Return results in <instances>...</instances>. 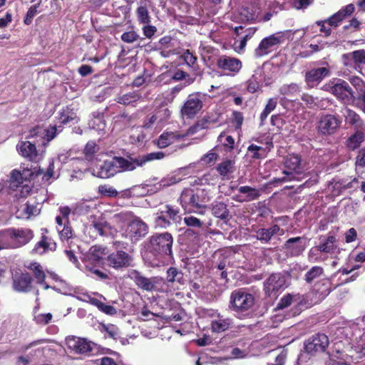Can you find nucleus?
<instances>
[{"mask_svg":"<svg viewBox=\"0 0 365 365\" xmlns=\"http://www.w3.org/2000/svg\"><path fill=\"white\" fill-rule=\"evenodd\" d=\"M305 34L306 31L304 29L285 30L266 36L260 41L259 45L255 49V56L260 58L267 56L277 51L286 39L294 40V35H297L299 38H302Z\"/></svg>","mask_w":365,"mask_h":365,"instance_id":"f257e3e1","label":"nucleus"},{"mask_svg":"<svg viewBox=\"0 0 365 365\" xmlns=\"http://www.w3.org/2000/svg\"><path fill=\"white\" fill-rule=\"evenodd\" d=\"M34 237L29 227H10L0 231V250L17 249L29 243Z\"/></svg>","mask_w":365,"mask_h":365,"instance_id":"f03ea898","label":"nucleus"},{"mask_svg":"<svg viewBox=\"0 0 365 365\" xmlns=\"http://www.w3.org/2000/svg\"><path fill=\"white\" fill-rule=\"evenodd\" d=\"M173 243V238L169 232L152 235L147 247V257L152 255L160 260L165 256H171Z\"/></svg>","mask_w":365,"mask_h":365,"instance_id":"7ed1b4c3","label":"nucleus"},{"mask_svg":"<svg viewBox=\"0 0 365 365\" xmlns=\"http://www.w3.org/2000/svg\"><path fill=\"white\" fill-rule=\"evenodd\" d=\"M164 157L165 153L160 151L136 157H133L131 154H128L125 157L115 156V160L118 163L119 173H123L133 171L138 167H143L148 162L160 160Z\"/></svg>","mask_w":365,"mask_h":365,"instance_id":"20e7f679","label":"nucleus"},{"mask_svg":"<svg viewBox=\"0 0 365 365\" xmlns=\"http://www.w3.org/2000/svg\"><path fill=\"white\" fill-rule=\"evenodd\" d=\"M199 192L200 190L192 188H185L182 191L179 201L185 213L197 212L205 206Z\"/></svg>","mask_w":365,"mask_h":365,"instance_id":"39448f33","label":"nucleus"},{"mask_svg":"<svg viewBox=\"0 0 365 365\" xmlns=\"http://www.w3.org/2000/svg\"><path fill=\"white\" fill-rule=\"evenodd\" d=\"M284 164L283 173L285 176L281 179L282 181H299L304 178L301 158L298 155L289 154L287 155Z\"/></svg>","mask_w":365,"mask_h":365,"instance_id":"423d86ee","label":"nucleus"},{"mask_svg":"<svg viewBox=\"0 0 365 365\" xmlns=\"http://www.w3.org/2000/svg\"><path fill=\"white\" fill-rule=\"evenodd\" d=\"M328 90L344 103H353L355 98L354 92L349 83L340 78H335L327 85Z\"/></svg>","mask_w":365,"mask_h":365,"instance_id":"0eeeda50","label":"nucleus"},{"mask_svg":"<svg viewBox=\"0 0 365 365\" xmlns=\"http://www.w3.org/2000/svg\"><path fill=\"white\" fill-rule=\"evenodd\" d=\"M180 210L171 205H165L158 210L155 218V225L160 228H168L172 222H177L180 220Z\"/></svg>","mask_w":365,"mask_h":365,"instance_id":"6e6552de","label":"nucleus"},{"mask_svg":"<svg viewBox=\"0 0 365 365\" xmlns=\"http://www.w3.org/2000/svg\"><path fill=\"white\" fill-rule=\"evenodd\" d=\"M133 257L126 252L117 250L109 254L104 259V265L115 270H122L133 266Z\"/></svg>","mask_w":365,"mask_h":365,"instance_id":"1a4fd4ad","label":"nucleus"},{"mask_svg":"<svg viewBox=\"0 0 365 365\" xmlns=\"http://www.w3.org/2000/svg\"><path fill=\"white\" fill-rule=\"evenodd\" d=\"M57 249V243L47 228L41 229L39 240L34 245L31 253L43 255L50 252H53Z\"/></svg>","mask_w":365,"mask_h":365,"instance_id":"9d476101","label":"nucleus"},{"mask_svg":"<svg viewBox=\"0 0 365 365\" xmlns=\"http://www.w3.org/2000/svg\"><path fill=\"white\" fill-rule=\"evenodd\" d=\"M289 277L282 273L271 274L264 282V289L269 297L276 296L278 292L283 291L289 285Z\"/></svg>","mask_w":365,"mask_h":365,"instance_id":"9b49d317","label":"nucleus"},{"mask_svg":"<svg viewBox=\"0 0 365 365\" xmlns=\"http://www.w3.org/2000/svg\"><path fill=\"white\" fill-rule=\"evenodd\" d=\"M217 141L218 144L213 149L215 152L210 151L201 158L200 162L202 165L212 166L218 158L217 153L222 151L227 153L228 151V133L226 131L220 133Z\"/></svg>","mask_w":365,"mask_h":365,"instance_id":"f8f14e48","label":"nucleus"},{"mask_svg":"<svg viewBox=\"0 0 365 365\" xmlns=\"http://www.w3.org/2000/svg\"><path fill=\"white\" fill-rule=\"evenodd\" d=\"M66 345L71 353L88 354L93 350V343L85 338L68 336L66 338Z\"/></svg>","mask_w":365,"mask_h":365,"instance_id":"ddd939ff","label":"nucleus"},{"mask_svg":"<svg viewBox=\"0 0 365 365\" xmlns=\"http://www.w3.org/2000/svg\"><path fill=\"white\" fill-rule=\"evenodd\" d=\"M331 290V281L328 278H323L314 284L309 293V297L313 303L317 304L326 298Z\"/></svg>","mask_w":365,"mask_h":365,"instance_id":"4468645a","label":"nucleus"},{"mask_svg":"<svg viewBox=\"0 0 365 365\" xmlns=\"http://www.w3.org/2000/svg\"><path fill=\"white\" fill-rule=\"evenodd\" d=\"M34 279L27 272L16 271L12 275V287L18 292L27 293L33 288Z\"/></svg>","mask_w":365,"mask_h":365,"instance_id":"2eb2a0df","label":"nucleus"},{"mask_svg":"<svg viewBox=\"0 0 365 365\" xmlns=\"http://www.w3.org/2000/svg\"><path fill=\"white\" fill-rule=\"evenodd\" d=\"M329 343V339L326 334L318 333L306 341L304 349L309 354L323 352L326 350Z\"/></svg>","mask_w":365,"mask_h":365,"instance_id":"dca6fc26","label":"nucleus"},{"mask_svg":"<svg viewBox=\"0 0 365 365\" xmlns=\"http://www.w3.org/2000/svg\"><path fill=\"white\" fill-rule=\"evenodd\" d=\"M255 32V30L252 28L245 29L244 27L241 26H236L234 29V33L236 36L235 37V41L232 45L234 51L237 53L243 51L247 41L252 38Z\"/></svg>","mask_w":365,"mask_h":365,"instance_id":"f3484780","label":"nucleus"},{"mask_svg":"<svg viewBox=\"0 0 365 365\" xmlns=\"http://www.w3.org/2000/svg\"><path fill=\"white\" fill-rule=\"evenodd\" d=\"M42 170L40 168H34V170L29 168H23L22 171L14 170L11 173V185L19 187L24 181L30 180L41 175Z\"/></svg>","mask_w":365,"mask_h":365,"instance_id":"a211bd4d","label":"nucleus"},{"mask_svg":"<svg viewBox=\"0 0 365 365\" xmlns=\"http://www.w3.org/2000/svg\"><path fill=\"white\" fill-rule=\"evenodd\" d=\"M341 120L333 115H322L318 122L317 130L323 135L334 134L339 128Z\"/></svg>","mask_w":365,"mask_h":365,"instance_id":"6ab92c4d","label":"nucleus"},{"mask_svg":"<svg viewBox=\"0 0 365 365\" xmlns=\"http://www.w3.org/2000/svg\"><path fill=\"white\" fill-rule=\"evenodd\" d=\"M202 106L201 93H192L188 96L181 111L184 115L191 118L195 115L202 109Z\"/></svg>","mask_w":365,"mask_h":365,"instance_id":"aec40b11","label":"nucleus"},{"mask_svg":"<svg viewBox=\"0 0 365 365\" xmlns=\"http://www.w3.org/2000/svg\"><path fill=\"white\" fill-rule=\"evenodd\" d=\"M231 298L232 306L236 309L247 310L254 304L253 296L241 290L233 292Z\"/></svg>","mask_w":365,"mask_h":365,"instance_id":"412c9836","label":"nucleus"},{"mask_svg":"<svg viewBox=\"0 0 365 365\" xmlns=\"http://www.w3.org/2000/svg\"><path fill=\"white\" fill-rule=\"evenodd\" d=\"M344 64L348 66L353 63L354 68L365 76V50H357L344 55Z\"/></svg>","mask_w":365,"mask_h":365,"instance_id":"4be33fe9","label":"nucleus"},{"mask_svg":"<svg viewBox=\"0 0 365 365\" xmlns=\"http://www.w3.org/2000/svg\"><path fill=\"white\" fill-rule=\"evenodd\" d=\"M126 232L131 240H139L148 233V226L142 220L135 219L128 225Z\"/></svg>","mask_w":365,"mask_h":365,"instance_id":"5701e85b","label":"nucleus"},{"mask_svg":"<svg viewBox=\"0 0 365 365\" xmlns=\"http://www.w3.org/2000/svg\"><path fill=\"white\" fill-rule=\"evenodd\" d=\"M118 173H120L119 169L114 156L111 159L103 162L98 169L96 176L101 179H108L114 177Z\"/></svg>","mask_w":365,"mask_h":365,"instance_id":"b1692460","label":"nucleus"},{"mask_svg":"<svg viewBox=\"0 0 365 365\" xmlns=\"http://www.w3.org/2000/svg\"><path fill=\"white\" fill-rule=\"evenodd\" d=\"M307 246V240L305 237H296L287 240L284 244L285 249L292 256L300 255Z\"/></svg>","mask_w":365,"mask_h":365,"instance_id":"393cba45","label":"nucleus"},{"mask_svg":"<svg viewBox=\"0 0 365 365\" xmlns=\"http://www.w3.org/2000/svg\"><path fill=\"white\" fill-rule=\"evenodd\" d=\"M138 288L150 292L155 289L156 281L153 278H147L137 270H132L129 274Z\"/></svg>","mask_w":365,"mask_h":365,"instance_id":"a878e982","label":"nucleus"},{"mask_svg":"<svg viewBox=\"0 0 365 365\" xmlns=\"http://www.w3.org/2000/svg\"><path fill=\"white\" fill-rule=\"evenodd\" d=\"M106 248L101 245L92 246L86 255V264L91 265L104 264V256L106 255Z\"/></svg>","mask_w":365,"mask_h":365,"instance_id":"bb28decb","label":"nucleus"},{"mask_svg":"<svg viewBox=\"0 0 365 365\" xmlns=\"http://www.w3.org/2000/svg\"><path fill=\"white\" fill-rule=\"evenodd\" d=\"M330 75L329 67H320L311 69L306 74V81L310 86H314Z\"/></svg>","mask_w":365,"mask_h":365,"instance_id":"cd10ccee","label":"nucleus"},{"mask_svg":"<svg viewBox=\"0 0 365 365\" xmlns=\"http://www.w3.org/2000/svg\"><path fill=\"white\" fill-rule=\"evenodd\" d=\"M258 14V6L252 7L251 9L242 7L237 11V14L233 11L231 19L234 21H250L257 18Z\"/></svg>","mask_w":365,"mask_h":365,"instance_id":"c85d7f7f","label":"nucleus"},{"mask_svg":"<svg viewBox=\"0 0 365 365\" xmlns=\"http://www.w3.org/2000/svg\"><path fill=\"white\" fill-rule=\"evenodd\" d=\"M354 6L349 4L341 9L338 12L333 14L327 19V24L331 27H336L347 16H350L354 11Z\"/></svg>","mask_w":365,"mask_h":365,"instance_id":"c756f323","label":"nucleus"},{"mask_svg":"<svg viewBox=\"0 0 365 365\" xmlns=\"http://www.w3.org/2000/svg\"><path fill=\"white\" fill-rule=\"evenodd\" d=\"M185 135L178 132L165 131L157 140V145L160 148H165L170 145L183 139Z\"/></svg>","mask_w":365,"mask_h":365,"instance_id":"7c9ffc66","label":"nucleus"},{"mask_svg":"<svg viewBox=\"0 0 365 365\" xmlns=\"http://www.w3.org/2000/svg\"><path fill=\"white\" fill-rule=\"evenodd\" d=\"M17 148L23 157L28 158L31 162H36L38 152L35 143L30 141H21L17 145Z\"/></svg>","mask_w":365,"mask_h":365,"instance_id":"2f4dec72","label":"nucleus"},{"mask_svg":"<svg viewBox=\"0 0 365 365\" xmlns=\"http://www.w3.org/2000/svg\"><path fill=\"white\" fill-rule=\"evenodd\" d=\"M320 252L334 254L337 249L336 240L334 235L321 237L320 242L318 245Z\"/></svg>","mask_w":365,"mask_h":365,"instance_id":"473e14b6","label":"nucleus"},{"mask_svg":"<svg viewBox=\"0 0 365 365\" xmlns=\"http://www.w3.org/2000/svg\"><path fill=\"white\" fill-rule=\"evenodd\" d=\"M272 147V139L267 138L264 147L252 144L248 147V151L252 154V158L261 159L266 157Z\"/></svg>","mask_w":365,"mask_h":365,"instance_id":"72a5a7b5","label":"nucleus"},{"mask_svg":"<svg viewBox=\"0 0 365 365\" xmlns=\"http://www.w3.org/2000/svg\"><path fill=\"white\" fill-rule=\"evenodd\" d=\"M238 191L241 195L237 197L232 196V198L240 202L255 200L258 198L260 195L259 190L250 186H242L238 189Z\"/></svg>","mask_w":365,"mask_h":365,"instance_id":"f704fd0d","label":"nucleus"},{"mask_svg":"<svg viewBox=\"0 0 365 365\" xmlns=\"http://www.w3.org/2000/svg\"><path fill=\"white\" fill-rule=\"evenodd\" d=\"M58 118L59 123L62 125H67L71 122L76 123L80 120L76 113L71 106L63 108L59 112Z\"/></svg>","mask_w":365,"mask_h":365,"instance_id":"c9c22d12","label":"nucleus"},{"mask_svg":"<svg viewBox=\"0 0 365 365\" xmlns=\"http://www.w3.org/2000/svg\"><path fill=\"white\" fill-rule=\"evenodd\" d=\"M344 116L346 123L354 127L355 129H365L364 124L361 119L360 116L354 110L349 108L344 110Z\"/></svg>","mask_w":365,"mask_h":365,"instance_id":"e433bc0d","label":"nucleus"},{"mask_svg":"<svg viewBox=\"0 0 365 365\" xmlns=\"http://www.w3.org/2000/svg\"><path fill=\"white\" fill-rule=\"evenodd\" d=\"M27 268L32 272L38 284H46V276L40 263L32 262L27 266Z\"/></svg>","mask_w":365,"mask_h":365,"instance_id":"4c0bfd02","label":"nucleus"},{"mask_svg":"<svg viewBox=\"0 0 365 365\" xmlns=\"http://www.w3.org/2000/svg\"><path fill=\"white\" fill-rule=\"evenodd\" d=\"M364 135L365 129L356 130V131L347 139V147L351 150L356 149L364 140Z\"/></svg>","mask_w":365,"mask_h":365,"instance_id":"58836bf2","label":"nucleus"},{"mask_svg":"<svg viewBox=\"0 0 365 365\" xmlns=\"http://www.w3.org/2000/svg\"><path fill=\"white\" fill-rule=\"evenodd\" d=\"M136 20L139 25L151 23L152 18L150 15L148 8L145 5H140L135 11Z\"/></svg>","mask_w":365,"mask_h":365,"instance_id":"ea45409f","label":"nucleus"},{"mask_svg":"<svg viewBox=\"0 0 365 365\" xmlns=\"http://www.w3.org/2000/svg\"><path fill=\"white\" fill-rule=\"evenodd\" d=\"M280 228L278 225H274L269 228H261L257 231V238L261 242H267L272 237L279 231Z\"/></svg>","mask_w":365,"mask_h":365,"instance_id":"a19ab883","label":"nucleus"},{"mask_svg":"<svg viewBox=\"0 0 365 365\" xmlns=\"http://www.w3.org/2000/svg\"><path fill=\"white\" fill-rule=\"evenodd\" d=\"M89 302L91 304L96 307L99 311L107 315L113 316L117 314L115 307L112 305L107 304L97 298H90Z\"/></svg>","mask_w":365,"mask_h":365,"instance_id":"79ce46f5","label":"nucleus"},{"mask_svg":"<svg viewBox=\"0 0 365 365\" xmlns=\"http://www.w3.org/2000/svg\"><path fill=\"white\" fill-rule=\"evenodd\" d=\"M324 269L322 267L314 266L312 267L305 274L304 279L309 284L315 283L323 279Z\"/></svg>","mask_w":365,"mask_h":365,"instance_id":"37998d69","label":"nucleus"},{"mask_svg":"<svg viewBox=\"0 0 365 365\" xmlns=\"http://www.w3.org/2000/svg\"><path fill=\"white\" fill-rule=\"evenodd\" d=\"M166 279L168 282H178L180 284H184V274L181 270L174 267H170L166 272Z\"/></svg>","mask_w":365,"mask_h":365,"instance_id":"c03bdc74","label":"nucleus"},{"mask_svg":"<svg viewBox=\"0 0 365 365\" xmlns=\"http://www.w3.org/2000/svg\"><path fill=\"white\" fill-rule=\"evenodd\" d=\"M141 97L140 93L138 91H135L118 96L116 99V102L120 104L128 106L138 101Z\"/></svg>","mask_w":365,"mask_h":365,"instance_id":"a18cd8bd","label":"nucleus"},{"mask_svg":"<svg viewBox=\"0 0 365 365\" xmlns=\"http://www.w3.org/2000/svg\"><path fill=\"white\" fill-rule=\"evenodd\" d=\"M36 206L27 202L23 207L18 209L16 214L18 218L29 219L32 215H36Z\"/></svg>","mask_w":365,"mask_h":365,"instance_id":"49530a36","label":"nucleus"},{"mask_svg":"<svg viewBox=\"0 0 365 365\" xmlns=\"http://www.w3.org/2000/svg\"><path fill=\"white\" fill-rule=\"evenodd\" d=\"M129 30L123 32L120 36V39L125 43H133L138 40H143L139 34L134 29V26L129 27Z\"/></svg>","mask_w":365,"mask_h":365,"instance_id":"de8ad7c7","label":"nucleus"},{"mask_svg":"<svg viewBox=\"0 0 365 365\" xmlns=\"http://www.w3.org/2000/svg\"><path fill=\"white\" fill-rule=\"evenodd\" d=\"M181 57L185 63L194 71H197L199 69L197 58L195 53L190 51L189 49H187L183 52Z\"/></svg>","mask_w":365,"mask_h":365,"instance_id":"09e8293b","label":"nucleus"},{"mask_svg":"<svg viewBox=\"0 0 365 365\" xmlns=\"http://www.w3.org/2000/svg\"><path fill=\"white\" fill-rule=\"evenodd\" d=\"M99 150V146L93 140L88 141L83 149L85 158L88 161H92L95 155Z\"/></svg>","mask_w":365,"mask_h":365,"instance_id":"8fccbe9b","label":"nucleus"},{"mask_svg":"<svg viewBox=\"0 0 365 365\" xmlns=\"http://www.w3.org/2000/svg\"><path fill=\"white\" fill-rule=\"evenodd\" d=\"M57 230L61 241L68 240L74 235L70 222H64L63 226L57 227Z\"/></svg>","mask_w":365,"mask_h":365,"instance_id":"3c124183","label":"nucleus"},{"mask_svg":"<svg viewBox=\"0 0 365 365\" xmlns=\"http://www.w3.org/2000/svg\"><path fill=\"white\" fill-rule=\"evenodd\" d=\"M161 112H163L165 115L170 116V110L168 108H164L160 110H158L155 114L148 115L143 120V127L145 129H149L153 128L154 124L157 122L159 116L158 114Z\"/></svg>","mask_w":365,"mask_h":365,"instance_id":"603ef678","label":"nucleus"},{"mask_svg":"<svg viewBox=\"0 0 365 365\" xmlns=\"http://www.w3.org/2000/svg\"><path fill=\"white\" fill-rule=\"evenodd\" d=\"M98 193L103 197H115L118 195V192L113 187L104 184L98 187Z\"/></svg>","mask_w":365,"mask_h":365,"instance_id":"864d4df0","label":"nucleus"},{"mask_svg":"<svg viewBox=\"0 0 365 365\" xmlns=\"http://www.w3.org/2000/svg\"><path fill=\"white\" fill-rule=\"evenodd\" d=\"M41 4V0H38V2L37 4H35L29 8V9L24 16V24L25 25L29 26V25L31 24L34 17L38 13V9L39 8Z\"/></svg>","mask_w":365,"mask_h":365,"instance_id":"5fc2aeb1","label":"nucleus"},{"mask_svg":"<svg viewBox=\"0 0 365 365\" xmlns=\"http://www.w3.org/2000/svg\"><path fill=\"white\" fill-rule=\"evenodd\" d=\"M300 297L299 294H287L284 295L277 304V309H284L289 307L292 302H298Z\"/></svg>","mask_w":365,"mask_h":365,"instance_id":"6e6d98bb","label":"nucleus"},{"mask_svg":"<svg viewBox=\"0 0 365 365\" xmlns=\"http://www.w3.org/2000/svg\"><path fill=\"white\" fill-rule=\"evenodd\" d=\"M213 215L218 218L226 219L228 215L227 205L223 202H218L212 207Z\"/></svg>","mask_w":365,"mask_h":365,"instance_id":"4d7b16f0","label":"nucleus"},{"mask_svg":"<svg viewBox=\"0 0 365 365\" xmlns=\"http://www.w3.org/2000/svg\"><path fill=\"white\" fill-rule=\"evenodd\" d=\"M100 330L106 334V337L116 339L118 336V329L113 324H102Z\"/></svg>","mask_w":365,"mask_h":365,"instance_id":"13d9d810","label":"nucleus"},{"mask_svg":"<svg viewBox=\"0 0 365 365\" xmlns=\"http://www.w3.org/2000/svg\"><path fill=\"white\" fill-rule=\"evenodd\" d=\"M215 90H217V92L212 94L210 96L211 98L221 97L225 95L228 91V88L226 87L225 84L216 82L215 84L210 86L209 92H213Z\"/></svg>","mask_w":365,"mask_h":365,"instance_id":"bf43d9fd","label":"nucleus"},{"mask_svg":"<svg viewBox=\"0 0 365 365\" xmlns=\"http://www.w3.org/2000/svg\"><path fill=\"white\" fill-rule=\"evenodd\" d=\"M279 92L284 96H293L299 92V88L296 83L283 85L280 87Z\"/></svg>","mask_w":365,"mask_h":365,"instance_id":"052dcab7","label":"nucleus"},{"mask_svg":"<svg viewBox=\"0 0 365 365\" xmlns=\"http://www.w3.org/2000/svg\"><path fill=\"white\" fill-rule=\"evenodd\" d=\"M200 54L205 61H210L211 58L215 54L217 50L210 46H202L200 47Z\"/></svg>","mask_w":365,"mask_h":365,"instance_id":"680f3d73","label":"nucleus"},{"mask_svg":"<svg viewBox=\"0 0 365 365\" xmlns=\"http://www.w3.org/2000/svg\"><path fill=\"white\" fill-rule=\"evenodd\" d=\"M53 319V315L51 313L38 314L34 315V320L37 324L46 325L49 324Z\"/></svg>","mask_w":365,"mask_h":365,"instance_id":"e2e57ef3","label":"nucleus"},{"mask_svg":"<svg viewBox=\"0 0 365 365\" xmlns=\"http://www.w3.org/2000/svg\"><path fill=\"white\" fill-rule=\"evenodd\" d=\"M142 31L143 36L145 38L151 39L157 33L158 29L155 26H153L151 24V23H149L148 24H145L142 25Z\"/></svg>","mask_w":365,"mask_h":365,"instance_id":"0e129e2a","label":"nucleus"},{"mask_svg":"<svg viewBox=\"0 0 365 365\" xmlns=\"http://www.w3.org/2000/svg\"><path fill=\"white\" fill-rule=\"evenodd\" d=\"M351 85L355 88L358 94L364 93L365 92V83L358 76H352L349 78Z\"/></svg>","mask_w":365,"mask_h":365,"instance_id":"69168bd1","label":"nucleus"},{"mask_svg":"<svg viewBox=\"0 0 365 365\" xmlns=\"http://www.w3.org/2000/svg\"><path fill=\"white\" fill-rule=\"evenodd\" d=\"M92 226L100 235L103 236L106 235V229L108 227V224L103 220H98L93 222Z\"/></svg>","mask_w":365,"mask_h":365,"instance_id":"338daca9","label":"nucleus"},{"mask_svg":"<svg viewBox=\"0 0 365 365\" xmlns=\"http://www.w3.org/2000/svg\"><path fill=\"white\" fill-rule=\"evenodd\" d=\"M365 167V148L361 149L356 158V171L357 174H359L362 169Z\"/></svg>","mask_w":365,"mask_h":365,"instance_id":"774afa93","label":"nucleus"}]
</instances>
